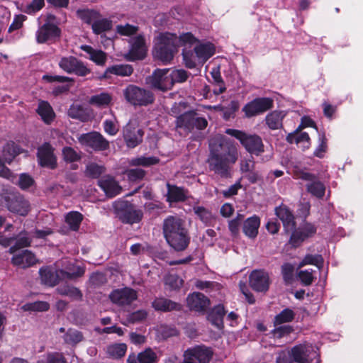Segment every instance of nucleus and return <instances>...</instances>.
<instances>
[{"label":"nucleus","mask_w":363,"mask_h":363,"mask_svg":"<svg viewBox=\"0 0 363 363\" xmlns=\"http://www.w3.org/2000/svg\"><path fill=\"white\" fill-rule=\"evenodd\" d=\"M238 159V149L230 140L219 136L211 141L206 162L209 170L215 174L223 179L231 178Z\"/></svg>","instance_id":"1"},{"label":"nucleus","mask_w":363,"mask_h":363,"mask_svg":"<svg viewBox=\"0 0 363 363\" xmlns=\"http://www.w3.org/2000/svg\"><path fill=\"white\" fill-rule=\"evenodd\" d=\"M196 41L191 33H183L179 37L170 33H160L155 38L152 55L155 60L167 65L174 59L179 46L194 45Z\"/></svg>","instance_id":"2"},{"label":"nucleus","mask_w":363,"mask_h":363,"mask_svg":"<svg viewBox=\"0 0 363 363\" xmlns=\"http://www.w3.org/2000/svg\"><path fill=\"white\" fill-rule=\"evenodd\" d=\"M164 238L176 251L186 250L190 242V236L185 220L177 216H169L162 225Z\"/></svg>","instance_id":"3"},{"label":"nucleus","mask_w":363,"mask_h":363,"mask_svg":"<svg viewBox=\"0 0 363 363\" xmlns=\"http://www.w3.org/2000/svg\"><path fill=\"white\" fill-rule=\"evenodd\" d=\"M84 272L83 267L72 265L67 270L56 269L55 271L49 267H43L40 269L39 274L42 284L54 286L60 281L72 280L81 277L84 275Z\"/></svg>","instance_id":"4"},{"label":"nucleus","mask_w":363,"mask_h":363,"mask_svg":"<svg viewBox=\"0 0 363 363\" xmlns=\"http://www.w3.org/2000/svg\"><path fill=\"white\" fill-rule=\"evenodd\" d=\"M225 133L238 140L245 150L251 155L259 156L264 152V145L262 138L257 134L228 128Z\"/></svg>","instance_id":"5"},{"label":"nucleus","mask_w":363,"mask_h":363,"mask_svg":"<svg viewBox=\"0 0 363 363\" xmlns=\"http://www.w3.org/2000/svg\"><path fill=\"white\" fill-rule=\"evenodd\" d=\"M116 217L123 223L133 225L141 221L143 213L135 204L126 200L119 199L113 203Z\"/></svg>","instance_id":"6"},{"label":"nucleus","mask_w":363,"mask_h":363,"mask_svg":"<svg viewBox=\"0 0 363 363\" xmlns=\"http://www.w3.org/2000/svg\"><path fill=\"white\" fill-rule=\"evenodd\" d=\"M125 99L134 106H147L154 104L155 96L148 89L134 84L128 85L123 91Z\"/></svg>","instance_id":"7"},{"label":"nucleus","mask_w":363,"mask_h":363,"mask_svg":"<svg viewBox=\"0 0 363 363\" xmlns=\"http://www.w3.org/2000/svg\"><path fill=\"white\" fill-rule=\"evenodd\" d=\"M129 50L124 55V58L129 62H135L142 60L147 56V46L145 36L139 34L135 37H132L128 40Z\"/></svg>","instance_id":"8"},{"label":"nucleus","mask_w":363,"mask_h":363,"mask_svg":"<svg viewBox=\"0 0 363 363\" xmlns=\"http://www.w3.org/2000/svg\"><path fill=\"white\" fill-rule=\"evenodd\" d=\"M77 139L81 145L89 147L95 151H104L109 148V142L96 131L81 134Z\"/></svg>","instance_id":"9"},{"label":"nucleus","mask_w":363,"mask_h":363,"mask_svg":"<svg viewBox=\"0 0 363 363\" xmlns=\"http://www.w3.org/2000/svg\"><path fill=\"white\" fill-rule=\"evenodd\" d=\"M169 69H157L151 76L146 78V82L152 88L166 91L172 89V79Z\"/></svg>","instance_id":"10"},{"label":"nucleus","mask_w":363,"mask_h":363,"mask_svg":"<svg viewBox=\"0 0 363 363\" xmlns=\"http://www.w3.org/2000/svg\"><path fill=\"white\" fill-rule=\"evenodd\" d=\"M294 362L297 363H320L318 355L312 345H298L291 348Z\"/></svg>","instance_id":"11"},{"label":"nucleus","mask_w":363,"mask_h":363,"mask_svg":"<svg viewBox=\"0 0 363 363\" xmlns=\"http://www.w3.org/2000/svg\"><path fill=\"white\" fill-rule=\"evenodd\" d=\"M59 67L68 74H74L77 76L85 77L91 72L83 62L74 56L63 57L58 63Z\"/></svg>","instance_id":"12"},{"label":"nucleus","mask_w":363,"mask_h":363,"mask_svg":"<svg viewBox=\"0 0 363 363\" xmlns=\"http://www.w3.org/2000/svg\"><path fill=\"white\" fill-rule=\"evenodd\" d=\"M37 159L40 166L55 169L57 166L55 148L50 143H44L37 149Z\"/></svg>","instance_id":"13"},{"label":"nucleus","mask_w":363,"mask_h":363,"mask_svg":"<svg viewBox=\"0 0 363 363\" xmlns=\"http://www.w3.org/2000/svg\"><path fill=\"white\" fill-rule=\"evenodd\" d=\"M61 35L60 28L55 24L47 21L36 31V41L39 44L55 43Z\"/></svg>","instance_id":"14"},{"label":"nucleus","mask_w":363,"mask_h":363,"mask_svg":"<svg viewBox=\"0 0 363 363\" xmlns=\"http://www.w3.org/2000/svg\"><path fill=\"white\" fill-rule=\"evenodd\" d=\"M274 101L268 97L256 98L247 103L243 108L242 111L247 118L255 116L263 113L273 107Z\"/></svg>","instance_id":"15"},{"label":"nucleus","mask_w":363,"mask_h":363,"mask_svg":"<svg viewBox=\"0 0 363 363\" xmlns=\"http://www.w3.org/2000/svg\"><path fill=\"white\" fill-rule=\"evenodd\" d=\"M123 134L127 146L134 148L142 143L144 132L138 127L136 121H130L124 126Z\"/></svg>","instance_id":"16"},{"label":"nucleus","mask_w":363,"mask_h":363,"mask_svg":"<svg viewBox=\"0 0 363 363\" xmlns=\"http://www.w3.org/2000/svg\"><path fill=\"white\" fill-rule=\"evenodd\" d=\"M7 208L13 213L26 216L29 211V203L21 194L9 193L4 196Z\"/></svg>","instance_id":"17"},{"label":"nucleus","mask_w":363,"mask_h":363,"mask_svg":"<svg viewBox=\"0 0 363 363\" xmlns=\"http://www.w3.org/2000/svg\"><path fill=\"white\" fill-rule=\"evenodd\" d=\"M250 287L257 292H266L269 290L270 279L269 274L263 269L253 270L249 276Z\"/></svg>","instance_id":"18"},{"label":"nucleus","mask_w":363,"mask_h":363,"mask_svg":"<svg viewBox=\"0 0 363 363\" xmlns=\"http://www.w3.org/2000/svg\"><path fill=\"white\" fill-rule=\"evenodd\" d=\"M111 301L119 306L130 305L137 298V292L130 288H123L113 291L110 296Z\"/></svg>","instance_id":"19"},{"label":"nucleus","mask_w":363,"mask_h":363,"mask_svg":"<svg viewBox=\"0 0 363 363\" xmlns=\"http://www.w3.org/2000/svg\"><path fill=\"white\" fill-rule=\"evenodd\" d=\"M13 255L11 258L12 264L23 269L30 267L39 262L35 255L28 250H23Z\"/></svg>","instance_id":"20"},{"label":"nucleus","mask_w":363,"mask_h":363,"mask_svg":"<svg viewBox=\"0 0 363 363\" xmlns=\"http://www.w3.org/2000/svg\"><path fill=\"white\" fill-rule=\"evenodd\" d=\"M98 185L109 198H113L118 195L122 191V187L115 179L110 175H105L99 179L98 180Z\"/></svg>","instance_id":"21"},{"label":"nucleus","mask_w":363,"mask_h":363,"mask_svg":"<svg viewBox=\"0 0 363 363\" xmlns=\"http://www.w3.org/2000/svg\"><path fill=\"white\" fill-rule=\"evenodd\" d=\"M188 307L195 311L203 312L208 307L210 301L203 294L200 292H194L189 294L186 298Z\"/></svg>","instance_id":"22"},{"label":"nucleus","mask_w":363,"mask_h":363,"mask_svg":"<svg viewBox=\"0 0 363 363\" xmlns=\"http://www.w3.org/2000/svg\"><path fill=\"white\" fill-rule=\"evenodd\" d=\"M276 216L281 220L286 231L292 230L296 228L295 218L292 211L285 205H280L275 208Z\"/></svg>","instance_id":"23"},{"label":"nucleus","mask_w":363,"mask_h":363,"mask_svg":"<svg viewBox=\"0 0 363 363\" xmlns=\"http://www.w3.org/2000/svg\"><path fill=\"white\" fill-rule=\"evenodd\" d=\"M133 67L130 65H114L107 67L104 74L99 77V79H110L112 75L129 77L133 73Z\"/></svg>","instance_id":"24"},{"label":"nucleus","mask_w":363,"mask_h":363,"mask_svg":"<svg viewBox=\"0 0 363 363\" xmlns=\"http://www.w3.org/2000/svg\"><path fill=\"white\" fill-rule=\"evenodd\" d=\"M194 111H186L176 118L175 128L181 133L184 131L185 134H189L193 131L191 122L193 121Z\"/></svg>","instance_id":"25"},{"label":"nucleus","mask_w":363,"mask_h":363,"mask_svg":"<svg viewBox=\"0 0 363 363\" xmlns=\"http://www.w3.org/2000/svg\"><path fill=\"white\" fill-rule=\"evenodd\" d=\"M155 311L169 312L172 311H180L182 306L179 303L174 302L164 297L156 298L152 303Z\"/></svg>","instance_id":"26"},{"label":"nucleus","mask_w":363,"mask_h":363,"mask_svg":"<svg viewBox=\"0 0 363 363\" xmlns=\"http://www.w3.org/2000/svg\"><path fill=\"white\" fill-rule=\"evenodd\" d=\"M68 116L82 122H86L91 118V111L82 105L72 104L67 111Z\"/></svg>","instance_id":"27"},{"label":"nucleus","mask_w":363,"mask_h":363,"mask_svg":"<svg viewBox=\"0 0 363 363\" xmlns=\"http://www.w3.org/2000/svg\"><path fill=\"white\" fill-rule=\"evenodd\" d=\"M260 225V219L257 216H253L245 220L242 225V231L250 238H255L258 234Z\"/></svg>","instance_id":"28"},{"label":"nucleus","mask_w":363,"mask_h":363,"mask_svg":"<svg viewBox=\"0 0 363 363\" xmlns=\"http://www.w3.org/2000/svg\"><path fill=\"white\" fill-rule=\"evenodd\" d=\"M36 111L46 124H50L55 118V113L52 106L46 101L40 100L39 101Z\"/></svg>","instance_id":"29"},{"label":"nucleus","mask_w":363,"mask_h":363,"mask_svg":"<svg viewBox=\"0 0 363 363\" xmlns=\"http://www.w3.org/2000/svg\"><path fill=\"white\" fill-rule=\"evenodd\" d=\"M167 201L168 202H180L186 199V191L184 188L178 187L176 185L167 184Z\"/></svg>","instance_id":"30"},{"label":"nucleus","mask_w":363,"mask_h":363,"mask_svg":"<svg viewBox=\"0 0 363 363\" xmlns=\"http://www.w3.org/2000/svg\"><path fill=\"white\" fill-rule=\"evenodd\" d=\"M81 49L89 55V59L97 65L104 66L107 60V55L101 50L94 49L89 45H82Z\"/></svg>","instance_id":"31"},{"label":"nucleus","mask_w":363,"mask_h":363,"mask_svg":"<svg viewBox=\"0 0 363 363\" xmlns=\"http://www.w3.org/2000/svg\"><path fill=\"white\" fill-rule=\"evenodd\" d=\"M225 313L226 311H225L224 306L218 304L209 312L208 319L218 328H222L223 327V318Z\"/></svg>","instance_id":"32"},{"label":"nucleus","mask_w":363,"mask_h":363,"mask_svg":"<svg viewBox=\"0 0 363 363\" xmlns=\"http://www.w3.org/2000/svg\"><path fill=\"white\" fill-rule=\"evenodd\" d=\"M199 62H204L215 52V48L211 43H203L196 45L194 48Z\"/></svg>","instance_id":"33"},{"label":"nucleus","mask_w":363,"mask_h":363,"mask_svg":"<svg viewBox=\"0 0 363 363\" xmlns=\"http://www.w3.org/2000/svg\"><path fill=\"white\" fill-rule=\"evenodd\" d=\"M21 152V149L19 146L13 142H10L4 146L1 156L6 163L10 164Z\"/></svg>","instance_id":"34"},{"label":"nucleus","mask_w":363,"mask_h":363,"mask_svg":"<svg viewBox=\"0 0 363 363\" xmlns=\"http://www.w3.org/2000/svg\"><path fill=\"white\" fill-rule=\"evenodd\" d=\"M62 339L65 343L72 346H76L84 340V337L82 332L75 328H69L64 334Z\"/></svg>","instance_id":"35"},{"label":"nucleus","mask_w":363,"mask_h":363,"mask_svg":"<svg viewBox=\"0 0 363 363\" xmlns=\"http://www.w3.org/2000/svg\"><path fill=\"white\" fill-rule=\"evenodd\" d=\"M111 94L107 92H102L91 96L89 99V104L98 108H105L111 103Z\"/></svg>","instance_id":"36"},{"label":"nucleus","mask_w":363,"mask_h":363,"mask_svg":"<svg viewBox=\"0 0 363 363\" xmlns=\"http://www.w3.org/2000/svg\"><path fill=\"white\" fill-rule=\"evenodd\" d=\"M284 114L281 111H274L267 115L265 121L271 130H277L282 127Z\"/></svg>","instance_id":"37"},{"label":"nucleus","mask_w":363,"mask_h":363,"mask_svg":"<svg viewBox=\"0 0 363 363\" xmlns=\"http://www.w3.org/2000/svg\"><path fill=\"white\" fill-rule=\"evenodd\" d=\"M57 293L66 296L75 301H81L83 296L82 291L77 287L70 285H63L57 288Z\"/></svg>","instance_id":"38"},{"label":"nucleus","mask_w":363,"mask_h":363,"mask_svg":"<svg viewBox=\"0 0 363 363\" xmlns=\"http://www.w3.org/2000/svg\"><path fill=\"white\" fill-rule=\"evenodd\" d=\"M191 45L188 44L186 46H184V48L182 50L183 61L185 66L189 69L196 67L197 61H199L194 50L189 49Z\"/></svg>","instance_id":"39"},{"label":"nucleus","mask_w":363,"mask_h":363,"mask_svg":"<svg viewBox=\"0 0 363 363\" xmlns=\"http://www.w3.org/2000/svg\"><path fill=\"white\" fill-rule=\"evenodd\" d=\"M199 363H208L212 357V350L204 345H199L191 348Z\"/></svg>","instance_id":"40"},{"label":"nucleus","mask_w":363,"mask_h":363,"mask_svg":"<svg viewBox=\"0 0 363 363\" xmlns=\"http://www.w3.org/2000/svg\"><path fill=\"white\" fill-rule=\"evenodd\" d=\"M160 159L157 157H145L140 156L132 158L129 161V165L133 167L142 166L143 167H148L159 163Z\"/></svg>","instance_id":"41"},{"label":"nucleus","mask_w":363,"mask_h":363,"mask_svg":"<svg viewBox=\"0 0 363 363\" xmlns=\"http://www.w3.org/2000/svg\"><path fill=\"white\" fill-rule=\"evenodd\" d=\"M127 350V345L125 343H116L108 345L106 347V354L113 359H121Z\"/></svg>","instance_id":"42"},{"label":"nucleus","mask_w":363,"mask_h":363,"mask_svg":"<svg viewBox=\"0 0 363 363\" xmlns=\"http://www.w3.org/2000/svg\"><path fill=\"white\" fill-rule=\"evenodd\" d=\"M306 189L311 195L318 199L323 198L325 195V187L318 178L313 182L308 183Z\"/></svg>","instance_id":"43"},{"label":"nucleus","mask_w":363,"mask_h":363,"mask_svg":"<svg viewBox=\"0 0 363 363\" xmlns=\"http://www.w3.org/2000/svg\"><path fill=\"white\" fill-rule=\"evenodd\" d=\"M136 359L138 363H157L158 361L157 354L150 347L139 352L136 355Z\"/></svg>","instance_id":"44"},{"label":"nucleus","mask_w":363,"mask_h":363,"mask_svg":"<svg viewBox=\"0 0 363 363\" xmlns=\"http://www.w3.org/2000/svg\"><path fill=\"white\" fill-rule=\"evenodd\" d=\"M112 21L107 18H101L100 16L96 18L92 25L93 32L96 34L110 30L112 28Z\"/></svg>","instance_id":"45"},{"label":"nucleus","mask_w":363,"mask_h":363,"mask_svg":"<svg viewBox=\"0 0 363 363\" xmlns=\"http://www.w3.org/2000/svg\"><path fill=\"white\" fill-rule=\"evenodd\" d=\"M295 315L296 314L293 310L289 308H285L274 317V325L277 326L278 325L291 322L294 319Z\"/></svg>","instance_id":"46"},{"label":"nucleus","mask_w":363,"mask_h":363,"mask_svg":"<svg viewBox=\"0 0 363 363\" xmlns=\"http://www.w3.org/2000/svg\"><path fill=\"white\" fill-rule=\"evenodd\" d=\"M83 220V216L78 211H71L65 217V220L70 229L77 231Z\"/></svg>","instance_id":"47"},{"label":"nucleus","mask_w":363,"mask_h":363,"mask_svg":"<svg viewBox=\"0 0 363 363\" xmlns=\"http://www.w3.org/2000/svg\"><path fill=\"white\" fill-rule=\"evenodd\" d=\"M306 264H313L320 269L323 266V258L320 255H306L299 263L298 267H302Z\"/></svg>","instance_id":"48"},{"label":"nucleus","mask_w":363,"mask_h":363,"mask_svg":"<svg viewBox=\"0 0 363 363\" xmlns=\"http://www.w3.org/2000/svg\"><path fill=\"white\" fill-rule=\"evenodd\" d=\"M30 243L31 239L29 237L26 235L20 234V235L16 238L15 244L10 247L9 252L10 254H14L18 250L30 246Z\"/></svg>","instance_id":"49"},{"label":"nucleus","mask_w":363,"mask_h":363,"mask_svg":"<svg viewBox=\"0 0 363 363\" xmlns=\"http://www.w3.org/2000/svg\"><path fill=\"white\" fill-rule=\"evenodd\" d=\"M79 17L86 23L93 25L94 22L99 17V13L94 10H79Z\"/></svg>","instance_id":"50"},{"label":"nucleus","mask_w":363,"mask_h":363,"mask_svg":"<svg viewBox=\"0 0 363 363\" xmlns=\"http://www.w3.org/2000/svg\"><path fill=\"white\" fill-rule=\"evenodd\" d=\"M105 172L104 166L96 163H90L86 165V175L94 179L99 178Z\"/></svg>","instance_id":"51"},{"label":"nucleus","mask_w":363,"mask_h":363,"mask_svg":"<svg viewBox=\"0 0 363 363\" xmlns=\"http://www.w3.org/2000/svg\"><path fill=\"white\" fill-rule=\"evenodd\" d=\"M49 308V303L45 301L28 303L23 306L25 311H46Z\"/></svg>","instance_id":"52"},{"label":"nucleus","mask_w":363,"mask_h":363,"mask_svg":"<svg viewBox=\"0 0 363 363\" xmlns=\"http://www.w3.org/2000/svg\"><path fill=\"white\" fill-rule=\"evenodd\" d=\"M195 214L201 219V220L206 225L211 223L213 216L211 213L202 206H196L194 208Z\"/></svg>","instance_id":"53"},{"label":"nucleus","mask_w":363,"mask_h":363,"mask_svg":"<svg viewBox=\"0 0 363 363\" xmlns=\"http://www.w3.org/2000/svg\"><path fill=\"white\" fill-rule=\"evenodd\" d=\"M62 157L67 162H77L81 159V156L71 147H65L62 149Z\"/></svg>","instance_id":"54"},{"label":"nucleus","mask_w":363,"mask_h":363,"mask_svg":"<svg viewBox=\"0 0 363 363\" xmlns=\"http://www.w3.org/2000/svg\"><path fill=\"white\" fill-rule=\"evenodd\" d=\"M292 230L293 232L291 233L289 242L293 247H297L301 245V244L306 239V238H305V235L302 233L301 229L299 228L297 229L294 228Z\"/></svg>","instance_id":"55"},{"label":"nucleus","mask_w":363,"mask_h":363,"mask_svg":"<svg viewBox=\"0 0 363 363\" xmlns=\"http://www.w3.org/2000/svg\"><path fill=\"white\" fill-rule=\"evenodd\" d=\"M193 121L191 122L192 130H202L208 125V121L204 117H201L199 113L193 112Z\"/></svg>","instance_id":"56"},{"label":"nucleus","mask_w":363,"mask_h":363,"mask_svg":"<svg viewBox=\"0 0 363 363\" xmlns=\"http://www.w3.org/2000/svg\"><path fill=\"white\" fill-rule=\"evenodd\" d=\"M240 179H246L251 184L263 182V177L262 174L259 171L256 170L255 168L250 172H247L242 174V177Z\"/></svg>","instance_id":"57"},{"label":"nucleus","mask_w":363,"mask_h":363,"mask_svg":"<svg viewBox=\"0 0 363 363\" xmlns=\"http://www.w3.org/2000/svg\"><path fill=\"white\" fill-rule=\"evenodd\" d=\"M138 27L128 23L125 25H118L116 26V32L121 35L130 36L137 33Z\"/></svg>","instance_id":"58"},{"label":"nucleus","mask_w":363,"mask_h":363,"mask_svg":"<svg viewBox=\"0 0 363 363\" xmlns=\"http://www.w3.org/2000/svg\"><path fill=\"white\" fill-rule=\"evenodd\" d=\"M172 79V87L175 82L181 83L185 82L188 78V72L184 69H177L169 73Z\"/></svg>","instance_id":"59"},{"label":"nucleus","mask_w":363,"mask_h":363,"mask_svg":"<svg viewBox=\"0 0 363 363\" xmlns=\"http://www.w3.org/2000/svg\"><path fill=\"white\" fill-rule=\"evenodd\" d=\"M294 177H295L296 179H300L304 181H308L310 182H313L316 179H318V177L312 173L307 172L304 171L303 169L296 168L294 170Z\"/></svg>","instance_id":"60"},{"label":"nucleus","mask_w":363,"mask_h":363,"mask_svg":"<svg viewBox=\"0 0 363 363\" xmlns=\"http://www.w3.org/2000/svg\"><path fill=\"white\" fill-rule=\"evenodd\" d=\"M255 168V162L252 156L250 158H244L240 162V171L242 174L250 172Z\"/></svg>","instance_id":"61"},{"label":"nucleus","mask_w":363,"mask_h":363,"mask_svg":"<svg viewBox=\"0 0 363 363\" xmlns=\"http://www.w3.org/2000/svg\"><path fill=\"white\" fill-rule=\"evenodd\" d=\"M126 174L129 180L136 182L142 180L145 177L146 172L139 168L130 169L127 170Z\"/></svg>","instance_id":"62"},{"label":"nucleus","mask_w":363,"mask_h":363,"mask_svg":"<svg viewBox=\"0 0 363 363\" xmlns=\"http://www.w3.org/2000/svg\"><path fill=\"white\" fill-rule=\"evenodd\" d=\"M328 148L327 139L324 134L319 135V145L314 151V156L323 158Z\"/></svg>","instance_id":"63"},{"label":"nucleus","mask_w":363,"mask_h":363,"mask_svg":"<svg viewBox=\"0 0 363 363\" xmlns=\"http://www.w3.org/2000/svg\"><path fill=\"white\" fill-rule=\"evenodd\" d=\"M277 363H293L294 359L291 350H282L278 353L276 359Z\"/></svg>","instance_id":"64"}]
</instances>
